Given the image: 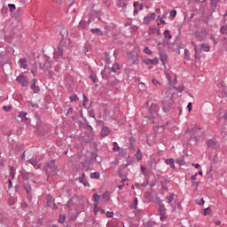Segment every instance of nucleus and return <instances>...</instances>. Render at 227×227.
<instances>
[{
    "mask_svg": "<svg viewBox=\"0 0 227 227\" xmlns=\"http://www.w3.org/2000/svg\"><path fill=\"white\" fill-rule=\"evenodd\" d=\"M167 202L170 205L173 211H176L177 207H180V203L177 200V199L175 198V195L173 193H169L166 197Z\"/></svg>",
    "mask_w": 227,
    "mask_h": 227,
    "instance_id": "f257e3e1",
    "label": "nucleus"
},
{
    "mask_svg": "<svg viewBox=\"0 0 227 227\" xmlns=\"http://www.w3.org/2000/svg\"><path fill=\"white\" fill-rule=\"evenodd\" d=\"M45 171L48 176L55 175L57 172V167L55 166V160L49 161L45 167Z\"/></svg>",
    "mask_w": 227,
    "mask_h": 227,
    "instance_id": "f03ea898",
    "label": "nucleus"
},
{
    "mask_svg": "<svg viewBox=\"0 0 227 227\" xmlns=\"http://www.w3.org/2000/svg\"><path fill=\"white\" fill-rule=\"evenodd\" d=\"M173 104H174V100L172 98H164L162 100L163 110L165 112L169 111Z\"/></svg>",
    "mask_w": 227,
    "mask_h": 227,
    "instance_id": "7ed1b4c3",
    "label": "nucleus"
},
{
    "mask_svg": "<svg viewBox=\"0 0 227 227\" xmlns=\"http://www.w3.org/2000/svg\"><path fill=\"white\" fill-rule=\"evenodd\" d=\"M18 82H20V84L22 87H28L29 85V82L27 80V78L22 74H20L18 78H17Z\"/></svg>",
    "mask_w": 227,
    "mask_h": 227,
    "instance_id": "20e7f679",
    "label": "nucleus"
},
{
    "mask_svg": "<svg viewBox=\"0 0 227 227\" xmlns=\"http://www.w3.org/2000/svg\"><path fill=\"white\" fill-rule=\"evenodd\" d=\"M28 162L32 164L35 169H38L42 167V163H40V158H31L28 160Z\"/></svg>",
    "mask_w": 227,
    "mask_h": 227,
    "instance_id": "39448f33",
    "label": "nucleus"
},
{
    "mask_svg": "<svg viewBox=\"0 0 227 227\" xmlns=\"http://www.w3.org/2000/svg\"><path fill=\"white\" fill-rule=\"evenodd\" d=\"M155 19H156V13L153 12L143 19V24L149 25L151 21L154 20Z\"/></svg>",
    "mask_w": 227,
    "mask_h": 227,
    "instance_id": "423d86ee",
    "label": "nucleus"
},
{
    "mask_svg": "<svg viewBox=\"0 0 227 227\" xmlns=\"http://www.w3.org/2000/svg\"><path fill=\"white\" fill-rule=\"evenodd\" d=\"M159 55H160V59L162 62V65L165 66L166 63L168 62V55L166 52L160 51H159Z\"/></svg>",
    "mask_w": 227,
    "mask_h": 227,
    "instance_id": "0eeeda50",
    "label": "nucleus"
},
{
    "mask_svg": "<svg viewBox=\"0 0 227 227\" xmlns=\"http://www.w3.org/2000/svg\"><path fill=\"white\" fill-rule=\"evenodd\" d=\"M19 65L20 68L27 69L28 68L27 59H20L19 60Z\"/></svg>",
    "mask_w": 227,
    "mask_h": 227,
    "instance_id": "6e6552de",
    "label": "nucleus"
},
{
    "mask_svg": "<svg viewBox=\"0 0 227 227\" xmlns=\"http://www.w3.org/2000/svg\"><path fill=\"white\" fill-rule=\"evenodd\" d=\"M27 113L26 112H19V118H20V121L22 122H26L28 121V118L27 117Z\"/></svg>",
    "mask_w": 227,
    "mask_h": 227,
    "instance_id": "1a4fd4ad",
    "label": "nucleus"
},
{
    "mask_svg": "<svg viewBox=\"0 0 227 227\" xmlns=\"http://www.w3.org/2000/svg\"><path fill=\"white\" fill-rule=\"evenodd\" d=\"M145 64L149 65V64H153V65H158L159 64V59L154 58L153 59H147L143 61Z\"/></svg>",
    "mask_w": 227,
    "mask_h": 227,
    "instance_id": "9d476101",
    "label": "nucleus"
},
{
    "mask_svg": "<svg viewBox=\"0 0 227 227\" xmlns=\"http://www.w3.org/2000/svg\"><path fill=\"white\" fill-rule=\"evenodd\" d=\"M165 163H166L167 165H169V167H170L172 169H175V168H176L174 158H169L168 160H165Z\"/></svg>",
    "mask_w": 227,
    "mask_h": 227,
    "instance_id": "9b49d317",
    "label": "nucleus"
},
{
    "mask_svg": "<svg viewBox=\"0 0 227 227\" xmlns=\"http://www.w3.org/2000/svg\"><path fill=\"white\" fill-rule=\"evenodd\" d=\"M110 134V129L107 127H103L101 129V137H106Z\"/></svg>",
    "mask_w": 227,
    "mask_h": 227,
    "instance_id": "f8f14e48",
    "label": "nucleus"
},
{
    "mask_svg": "<svg viewBox=\"0 0 227 227\" xmlns=\"http://www.w3.org/2000/svg\"><path fill=\"white\" fill-rule=\"evenodd\" d=\"M158 210H159L160 215H164L166 214V207H165L164 204H160Z\"/></svg>",
    "mask_w": 227,
    "mask_h": 227,
    "instance_id": "ddd939ff",
    "label": "nucleus"
},
{
    "mask_svg": "<svg viewBox=\"0 0 227 227\" xmlns=\"http://www.w3.org/2000/svg\"><path fill=\"white\" fill-rule=\"evenodd\" d=\"M200 48L204 52L210 51V46L208 45V43H201Z\"/></svg>",
    "mask_w": 227,
    "mask_h": 227,
    "instance_id": "4468645a",
    "label": "nucleus"
},
{
    "mask_svg": "<svg viewBox=\"0 0 227 227\" xmlns=\"http://www.w3.org/2000/svg\"><path fill=\"white\" fill-rule=\"evenodd\" d=\"M176 163H178L179 166L185 165L184 156H180V158H177Z\"/></svg>",
    "mask_w": 227,
    "mask_h": 227,
    "instance_id": "2eb2a0df",
    "label": "nucleus"
},
{
    "mask_svg": "<svg viewBox=\"0 0 227 227\" xmlns=\"http://www.w3.org/2000/svg\"><path fill=\"white\" fill-rule=\"evenodd\" d=\"M142 158H143V154L140 151V149H137V153H136V159L137 160H142Z\"/></svg>",
    "mask_w": 227,
    "mask_h": 227,
    "instance_id": "dca6fc26",
    "label": "nucleus"
},
{
    "mask_svg": "<svg viewBox=\"0 0 227 227\" xmlns=\"http://www.w3.org/2000/svg\"><path fill=\"white\" fill-rule=\"evenodd\" d=\"M193 50H194V51H195V55H194V57H195V60H197V59H199L200 58H199V50H198V45L197 44H194L193 45Z\"/></svg>",
    "mask_w": 227,
    "mask_h": 227,
    "instance_id": "f3484780",
    "label": "nucleus"
},
{
    "mask_svg": "<svg viewBox=\"0 0 227 227\" xmlns=\"http://www.w3.org/2000/svg\"><path fill=\"white\" fill-rule=\"evenodd\" d=\"M103 200H105L106 201H109L110 200V192H106L102 195Z\"/></svg>",
    "mask_w": 227,
    "mask_h": 227,
    "instance_id": "a211bd4d",
    "label": "nucleus"
},
{
    "mask_svg": "<svg viewBox=\"0 0 227 227\" xmlns=\"http://www.w3.org/2000/svg\"><path fill=\"white\" fill-rule=\"evenodd\" d=\"M30 88L31 90H34V93H38L40 91V88L39 87H36V84H31L30 85Z\"/></svg>",
    "mask_w": 227,
    "mask_h": 227,
    "instance_id": "6ab92c4d",
    "label": "nucleus"
},
{
    "mask_svg": "<svg viewBox=\"0 0 227 227\" xmlns=\"http://www.w3.org/2000/svg\"><path fill=\"white\" fill-rule=\"evenodd\" d=\"M184 59L187 60H191L190 51L188 49L184 50Z\"/></svg>",
    "mask_w": 227,
    "mask_h": 227,
    "instance_id": "aec40b11",
    "label": "nucleus"
},
{
    "mask_svg": "<svg viewBox=\"0 0 227 227\" xmlns=\"http://www.w3.org/2000/svg\"><path fill=\"white\" fill-rule=\"evenodd\" d=\"M152 82H153V84L156 88H160V87L161 86V83H160L159 81H157L155 78H153V79L152 80Z\"/></svg>",
    "mask_w": 227,
    "mask_h": 227,
    "instance_id": "412c9836",
    "label": "nucleus"
},
{
    "mask_svg": "<svg viewBox=\"0 0 227 227\" xmlns=\"http://www.w3.org/2000/svg\"><path fill=\"white\" fill-rule=\"evenodd\" d=\"M91 32H92L93 34H97V35H104L103 32H101V30H100L99 28H93V29L91 30Z\"/></svg>",
    "mask_w": 227,
    "mask_h": 227,
    "instance_id": "4be33fe9",
    "label": "nucleus"
},
{
    "mask_svg": "<svg viewBox=\"0 0 227 227\" xmlns=\"http://www.w3.org/2000/svg\"><path fill=\"white\" fill-rule=\"evenodd\" d=\"M163 35H164V37H165L166 39H171V38H172V35H170L169 30H165L164 33H163Z\"/></svg>",
    "mask_w": 227,
    "mask_h": 227,
    "instance_id": "5701e85b",
    "label": "nucleus"
},
{
    "mask_svg": "<svg viewBox=\"0 0 227 227\" xmlns=\"http://www.w3.org/2000/svg\"><path fill=\"white\" fill-rule=\"evenodd\" d=\"M93 198H94L95 202L97 203V205L95 207H97L98 204L100 203V196H98V194L96 193V194H94Z\"/></svg>",
    "mask_w": 227,
    "mask_h": 227,
    "instance_id": "b1692460",
    "label": "nucleus"
},
{
    "mask_svg": "<svg viewBox=\"0 0 227 227\" xmlns=\"http://www.w3.org/2000/svg\"><path fill=\"white\" fill-rule=\"evenodd\" d=\"M62 55H63V50L60 47H59L58 52L55 53L54 57L58 56V58H59V57H61Z\"/></svg>",
    "mask_w": 227,
    "mask_h": 227,
    "instance_id": "393cba45",
    "label": "nucleus"
},
{
    "mask_svg": "<svg viewBox=\"0 0 227 227\" xmlns=\"http://www.w3.org/2000/svg\"><path fill=\"white\" fill-rule=\"evenodd\" d=\"M90 177H91L92 179H98V178L100 177V174H99L98 172L92 173V174L90 175Z\"/></svg>",
    "mask_w": 227,
    "mask_h": 227,
    "instance_id": "a878e982",
    "label": "nucleus"
},
{
    "mask_svg": "<svg viewBox=\"0 0 227 227\" xmlns=\"http://www.w3.org/2000/svg\"><path fill=\"white\" fill-rule=\"evenodd\" d=\"M114 152H119L120 151V146L118 145L117 142H114V148H113Z\"/></svg>",
    "mask_w": 227,
    "mask_h": 227,
    "instance_id": "bb28decb",
    "label": "nucleus"
},
{
    "mask_svg": "<svg viewBox=\"0 0 227 227\" xmlns=\"http://www.w3.org/2000/svg\"><path fill=\"white\" fill-rule=\"evenodd\" d=\"M137 203H138V200H137V198H136V199L133 200V203H132V205H131V208L137 209Z\"/></svg>",
    "mask_w": 227,
    "mask_h": 227,
    "instance_id": "cd10ccee",
    "label": "nucleus"
},
{
    "mask_svg": "<svg viewBox=\"0 0 227 227\" xmlns=\"http://www.w3.org/2000/svg\"><path fill=\"white\" fill-rule=\"evenodd\" d=\"M116 70H120V65L118 63H115L112 68L113 72H116Z\"/></svg>",
    "mask_w": 227,
    "mask_h": 227,
    "instance_id": "c85d7f7f",
    "label": "nucleus"
},
{
    "mask_svg": "<svg viewBox=\"0 0 227 227\" xmlns=\"http://www.w3.org/2000/svg\"><path fill=\"white\" fill-rule=\"evenodd\" d=\"M50 63L46 62L43 67H41L42 70H49Z\"/></svg>",
    "mask_w": 227,
    "mask_h": 227,
    "instance_id": "c756f323",
    "label": "nucleus"
},
{
    "mask_svg": "<svg viewBox=\"0 0 227 227\" xmlns=\"http://www.w3.org/2000/svg\"><path fill=\"white\" fill-rule=\"evenodd\" d=\"M220 32L223 34V35H227V26L226 27H224V26H223L222 27H221V29H220Z\"/></svg>",
    "mask_w": 227,
    "mask_h": 227,
    "instance_id": "7c9ffc66",
    "label": "nucleus"
},
{
    "mask_svg": "<svg viewBox=\"0 0 227 227\" xmlns=\"http://www.w3.org/2000/svg\"><path fill=\"white\" fill-rule=\"evenodd\" d=\"M85 177H86V176L83 173L82 177L80 178V182L82 183L84 185H86Z\"/></svg>",
    "mask_w": 227,
    "mask_h": 227,
    "instance_id": "2f4dec72",
    "label": "nucleus"
},
{
    "mask_svg": "<svg viewBox=\"0 0 227 227\" xmlns=\"http://www.w3.org/2000/svg\"><path fill=\"white\" fill-rule=\"evenodd\" d=\"M144 51L147 55H152L153 54V51L148 47L145 48Z\"/></svg>",
    "mask_w": 227,
    "mask_h": 227,
    "instance_id": "473e14b6",
    "label": "nucleus"
},
{
    "mask_svg": "<svg viewBox=\"0 0 227 227\" xmlns=\"http://www.w3.org/2000/svg\"><path fill=\"white\" fill-rule=\"evenodd\" d=\"M70 100H71V102H75V101H77L78 100V98H77V96L76 95H72L71 97H70Z\"/></svg>",
    "mask_w": 227,
    "mask_h": 227,
    "instance_id": "72a5a7b5",
    "label": "nucleus"
},
{
    "mask_svg": "<svg viewBox=\"0 0 227 227\" xmlns=\"http://www.w3.org/2000/svg\"><path fill=\"white\" fill-rule=\"evenodd\" d=\"M177 14V12L176 10H173L170 12V17H172L173 19L176 18Z\"/></svg>",
    "mask_w": 227,
    "mask_h": 227,
    "instance_id": "f704fd0d",
    "label": "nucleus"
},
{
    "mask_svg": "<svg viewBox=\"0 0 227 227\" xmlns=\"http://www.w3.org/2000/svg\"><path fill=\"white\" fill-rule=\"evenodd\" d=\"M22 177L24 178V179H26V180H27V179H29V174H27V173H22Z\"/></svg>",
    "mask_w": 227,
    "mask_h": 227,
    "instance_id": "c9c22d12",
    "label": "nucleus"
},
{
    "mask_svg": "<svg viewBox=\"0 0 227 227\" xmlns=\"http://www.w3.org/2000/svg\"><path fill=\"white\" fill-rule=\"evenodd\" d=\"M11 172H10V176L12 179H14V176H15V174H14V171H13V168H10Z\"/></svg>",
    "mask_w": 227,
    "mask_h": 227,
    "instance_id": "e433bc0d",
    "label": "nucleus"
},
{
    "mask_svg": "<svg viewBox=\"0 0 227 227\" xmlns=\"http://www.w3.org/2000/svg\"><path fill=\"white\" fill-rule=\"evenodd\" d=\"M196 202H197V204H199L200 206L205 204V200H203V199H200V200H197Z\"/></svg>",
    "mask_w": 227,
    "mask_h": 227,
    "instance_id": "4c0bfd02",
    "label": "nucleus"
},
{
    "mask_svg": "<svg viewBox=\"0 0 227 227\" xmlns=\"http://www.w3.org/2000/svg\"><path fill=\"white\" fill-rule=\"evenodd\" d=\"M8 7L10 8V11H14L16 9L15 4H8Z\"/></svg>",
    "mask_w": 227,
    "mask_h": 227,
    "instance_id": "58836bf2",
    "label": "nucleus"
},
{
    "mask_svg": "<svg viewBox=\"0 0 227 227\" xmlns=\"http://www.w3.org/2000/svg\"><path fill=\"white\" fill-rule=\"evenodd\" d=\"M3 110L8 113V112H10V110H11V106H3Z\"/></svg>",
    "mask_w": 227,
    "mask_h": 227,
    "instance_id": "ea45409f",
    "label": "nucleus"
},
{
    "mask_svg": "<svg viewBox=\"0 0 227 227\" xmlns=\"http://www.w3.org/2000/svg\"><path fill=\"white\" fill-rule=\"evenodd\" d=\"M187 108H188V111H189V112H192V103H189V104L187 105Z\"/></svg>",
    "mask_w": 227,
    "mask_h": 227,
    "instance_id": "a19ab883",
    "label": "nucleus"
},
{
    "mask_svg": "<svg viewBox=\"0 0 227 227\" xmlns=\"http://www.w3.org/2000/svg\"><path fill=\"white\" fill-rule=\"evenodd\" d=\"M198 175H199V174L196 173L194 176H192L191 177V180H192V181H196Z\"/></svg>",
    "mask_w": 227,
    "mask_h": 227,
    "instance_id": "79ce46f5",
    "label": "nucleus"
},
{
    "mask_svg": "<svg viewBox=\"0 0 227 227\" xmlns=\"http://www.w3.org/2000/svg\"><path fill=\"white\" fill-rule=\"evenodd\" d=\"M114 215V212H107V213H106V216H107V217H113Z\"/></svg>",
    "mask_w": 227,
    "mask_h": 227,
    "instance_id": "37998d69",
    "label": "nucleus"
},
{
    "mask_svg": "<svg viewBox=\"0 0 227 227\" xmlns=\"http://www.w3.org/2000/svg\"><path fill=\"white\" fill-rule=\"evenodd\" d=\"M208 213H210V208L207 207L204 210V215H208Z\"/></svg>",
    "mask_w": 227,
    "mask_h": 227,
    "instance_id": "c03bdc74",
    "label": "nucleus"
},
{
    "mask_svg": "<svg viewBox=\"0 0 227 227\" xmlns=\"http://www.w3.org/2000/svg\"><path fill=\"white\" fill-rule=\"evenodd\" d=\"M200 129H201V128H199L197 126L192 128L193 132H197L198 130H200Z\"/></svg>",
    "mask_w": 227,
    "mask_h": 227,
    "instance_id": "a18cd8bd",
    "label": "nucleus"
},
{
    "mask_svg": "<svg viewBox=\"0 0 227 227\" xmlns=\"http://www.w3.org/2000/svg\"><path fill=\"white\" fill-rule=\"evenodd\" d=\"M117 6L121 7L122 6V2L121 0H117Z\"/></svg>",
    "mask_w": 227,
    "mask_h": 227,
    "instance_id": "49530a36",
    "label": "nucleus"
},
{
    "mask_svg": "<svg viewBox=\"0 0 227 227\" xmlns=\"http://www.w3.org/2000/svg\"><path fill=\"white\" fill-rule=\"evenodd\" d=\"M192 166H194L195 167V168H200V163H192Z\"/></svg>",
    "mask_w": 227,
    "mask_h": 227,
    "instance_id": "de8ad7c7",
    "label": "nucleus"
},
{
    "mask_svg": "<svg viewBox=\"0 0 227 227\" xmlns=\"http://www.w3.org/2000/svg\"><path fill=\"white\" fill-rule=\"evenodd\" d=\"M59 223H63L64 222H65V218L64 217H62L61 215H59Z\"/></svg>",
    "mask_w": 227,
    "mask_h": 227,
    "instance_id": "09e8293b",
    "label": "nucleus"
},
{
    "mask_svg": "<svg viewBox=\"0 0 227 227\" xmlns=\"http://www.w3.org/2000/svg\"><path fill=\"white\" fill-rule=\"evenodd\" d=\"M154 31H155V29L152 28V27L148 28V33L149 34L154 33Z\"/></svg>",
    "mask_w": 227,
    "mask_h": 227,
    "instance_id": "8fccbe9b",
    "label": "nucleus"
},
{
    "mask_svg": "<svg viewBox=\"0 0 227 227\" xmlns=\"http://www.w3.org/2000/svg\"><path fill=\"white\" fill-rule=\"evenodd\" d=\"M8 184H9V188H12V179L8 180Z\"/></svg>",
    "mask_w": 227,
    "mask_h": 227,
    "instance_id": "3c124183",
    "label": "nucleus"
},
{
    "mask_svg": "<svg viewBox=\"0 0 227 227\" xmlns=\"http://www.w3.org/2000/svg\"><path fill=\"white\" fill-rule=\"evenodd\" d=\"M137 14H138V11H137V9H135L134 12H133V15L137 16Z\"/></svg>",
    "mask_w": 227,
    "mask_h": 227,
    "instance_id": "603ef678",
    "label": "nucleus"
},
{
    "mask_svg": "<svg viewBox=\"0 0 227 227\" xmlns=\"http://www.w3.org/2000/svg\"><path fill=\"white\" fill-rule=\"evenodd\" d=\"M160 23L161 25H166V24H167L166 21L163 20H160Z\"/></svg>",
    "mask_w": 227,
    "mask_h": 227,
    "instance_id": "864d4df0",
    "label": "nucleus"
},
{
    "mask_svg": "<svg viewBox=\"0 0 227 227\" xmlns=\"http://www.w3.org/2000/svg\"><path fill=\"white\" fill-rule=\"evenodd\" d=\"M140 170H141L143 173H145V170H146V168H145V167H141V168H140Z\"/></svg>",
    "mask_w": 227,
    "mask_h": 227,
    "instance_id": "5fc2aeb1",
    "label": "nucleus"
},
{
    "mask_svg": "<svg viewBox=\"0 0 227 227\" xmlns=\"http://www.w3.org/2000/svg\"><path fill=\"white\" fill-rule=\"evenodd\" d=\"M138 9H139L140 11L144 10V5H143V4H139V5H138Z\"/></svg>",
    "mask_w": 227,
    "mask_h": 227,
    "instance_id": "6e6d98bb",
    "label": "nucleus"
},
{
    "mask_svg": "<svg viewBox=\"0 0 227 227\" xmlns=\"http://www.w3.org/2000/svg\"><path fill=\"white\" fill-rule=\"evenodd\" d=\"M83 101H84V103H86L88 101V98L85 95H83Z\"/></svg>",
    "mask_w": 227,
    "mask_h": 227,
    "instance_id": "4d7b16f0",
    "label": "nucleus"
},
{
    "mask_svg": "<svg viewBox=\"0 0 227 227\" xmlns=\"http://www.w3.org/2000/svg\"><path fill=\"white\" fill-rule=\"evenodd\" d=\"M31 82L32 84L36 85V79H33Z\"/></svg>",
    "mask_w": 227,
    "mask_h": 227,
    "instance_id": "13d9d810",
    "label": "nucleus"
},
{
    "mask_svg": "<svg viewBox=\"0 0 227 227\" xmlns=\"http://www.w3.org/2000/svg\"><path fill=\"white\" fill-rule=\"evenodd\" d=\"M223 119H224V120H227V112L224 114Z\"/></svg>",
    "mask_w": 227,
    "mask_h": 227,
    "instance_id": "bf43d9fd",
    "label": "nucleus"
},
{
    "mask_svg": "<svg viewBox=\"0 0 227 227\" xmlns=\"http://www.w3.org/2000/svg\"><path fill=\"white\" fill-rule=\"evenodd\" d=\"M137 5H138V3H137V2H136V3L133 4V6H134V7H137Z\"/></svg>",
    "mask_w": 227,
    "mask_h": 227,
    "instance_id": "052dcab7",
    "label": "nucleus"
},
{
    "mask_svg": "<svg viewBox=\"0 0 227 227\" xmlns=\"http://www.w3.org/2000/svg\"><path fill=\"white\" fill-rule=\"evenodd\" d=\"M215 224H216V225H220V224H221V222H220V221H216V222H215Z\"/></svg>",
    "mask_w": 227,
    "mask_h": 227,
    "instance_id": "680f3d73",
    "label": "nucleus"
},
{
    "mask_svg": "<svg viewBox=\"0 0 227 227\" xmlns=\"http://www.w3.org/2000/svg\"><path fill=\"white\" fill-rule=\"evenodd\" d=\"M117 188H119V190H121L123 188V185H119L117 186Z\"/></svg>",
    "mask_w": 227,
    "mask_h": 227,
    "instance_id": "e2e57ef3",
    "label": "nucleus"
},
{
    "mask_svg": "<svg viewBox=\"0 0 227 227\" xmlns=\"http://www.w3.org/2000/svg\"><path fill=\"white\" fill-rule=\"evenodd\" d=\"M223 17H224V20H227V11H226V13Z\"/></svg>",
    "mask_w": 227,
    "mask_h": 227,
    "instance_id": "0e129e2a",
    "label": "nucleus"
},
{
    "mask_svg": "<svg viewBox=\"0 0 227 227\" xmlns=\"http://www.w3.org/2000/svg\"><path fill=\"white\" fill-rule=\"evenodd\" d=\"M126 6H127V4H122L121 8H122V9H125V8H126Z\"/></svg>",
    "mask_w": 227,
    "mask_h": 227,
    "instance_id": "69168bd1",
    "label": "nucleus"
},
{
    "mask_svg": "<svg viewBox=\"0 0 227 227\" xmlns=\"http://www.w3.org/2000/svg\"><path fill=\"white\" fill-rule=\"evenodd\" d=\"M200 176H203V171H199L198 173Z\"/></svg>",
    "mask_w": 227,
    "mask_h": 227,
    "instance_id": "338daca9",
    "label": "nucleus"
},
{
    "mask_svg": "<svg viewBox=\"0 0 227 227\" xmlns=\"http://www.w3.org/2000/svg\"><path fill=\"white\" fill-rule=\"evenodd\" d=\"M26 191H27V193H29L31 192V189L26 188Z\"/></svg>",
    "mask_w": 227,
    "mask_h": 227,
    "instance_id": "774afa93",
    "label": "nucleus"
}]
</instances>
